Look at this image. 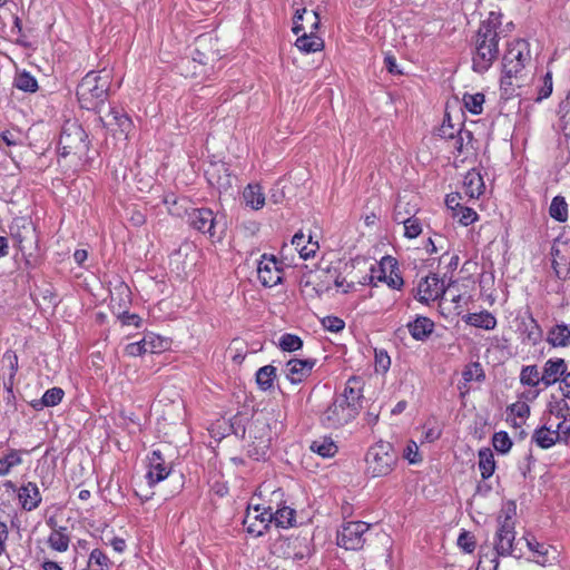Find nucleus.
I'll return each instance as SVG.
<instances>
[{"label": "nucleus", "mask_w": 570, "mask_h": 570, "mask_svg": "<svg viewBox=\"0 0 570 570\" xmlns=\"http://www.w3.org/2000/svg\"><path fill=\"white\" fill-rule=\"evenodd\" d=\"M499 18L491 13L484 20L475 36V51L472 58L473 69L478 72L487 71L499 56Z\"/></svg>", "instance_id": "1"}, {"label": "nucleus", "mask_w": 570, "mask_h": 570, "mask_svg": "<svg viewBox=\"0 0 570 570\" xmlns=\"http://www.w3.org/2000/svg\"><path fill=\"white\" fill-rule=\"evenodd\" d=\"M110 77L108 73L88 72L77 87V98L81 108L96 109L108 98Z\"/></svg>", "instance_id": "2"}, {"label": "nucleus", "mask_w": 570, "mask_h": 570, "mask_svg": "<svg viewBox=\"0 0 570 570\" xmlns=\"http://www.w3.org/2000/svg\"><path fill=\"white\" fill-rule=\"evenodd\" d=\"M523 539L515 540L514 521L510 515L499 518V525L494 534V554L489 558L514 557L520 559L524 554Z\"/></svg>", "instance_id": "3"}, {"label": "nucleus", "mask_w": 570, "mask_h": 570, "mask_svg": "<svg viewBox=\"0 0 570 570\" xmlns=\"http://www.w3.org/2000/svg\"><path fill=\"white\" fill-rule=\"evenodd\" d=\"M365 461L366 473L372 478H380L393 471L397 455L391 443L380 441L368 449Z\"/></svg>", "instance_id": "4"}, {"label": "nucleus", "mask_w": 570, "mask_h": 570, "mask_svg": "<svg viewBox=\"0 0 570 570\" xmlns=\"http://www.w3.org/2000/svg\"><path fill=\"white\" fill-rule=\"evenodd\" d=\"M531 63L530 43L524 39L513 40L508 45L503 56V73L514 76L517 80L523 77V70Z\"/></svg>", "instance_id": "5"}, {"label": "nucleus", "mask_w": 570, "mask_h": 570, "mask_svg": "<svg viewBox=\"0 0 570 570\" xmlns=\"http://www.w3.org/2000/svg\"><path fill=\"white\" fill-rule=\"evenodd\" d=\"M360 411L336 399L327 406L321 416L322 424L327 429H338L352 422Z\"/></svg>", "instance_id": "6"}, {"label": "nucleus", "mask_w": 570, "mask_h": 570, "mask_svg": "<svg viewBox=\"0 0 570 570\" xmlns=\"http://www.w3.org/2000/svg\"><path fill=\"white\" fill-rule=\"evenodd\" d=\"M273 523L272 504L263 507L261 504H249L243 521L247 532L261 537L268 530Z\"/></svg>", "instance_id": "7"}, {"label": "nucleus", "mask_w": 570, "mask_h": 570, "mask_svg": "<svg viewBox=\"0 0 570 570\" xmlns=\"http://www.w3.org/2000/svg\"><path fill=\"white\" fill-rule=\"evenodd\" d=\"M87 134L77 121H67L60 134L59 147L62 155L81 151L87 148Z\"/></svg>", "instance_id": "8"}, {"label": "nucleus", "mask_w": 570, "mask_h": 570, "mask_svg": "<svg viewBox=\"0 0 570 570\" xmlns=\"http://www.w3.org/2000/svg\"><path fill=\"white\" fill-rule=\"evenodd\" d=\"M370 524L362 521H351L342 525L337 534V546L346 550H360L365 543L364 534Z\"/></svg>", "instance_id": "9"}, {"label": "nucleus", "mask_w": 570, "mask_h": 570, "mask_svg": "<svg viewBox=\"0 0 570 570\" xmlns=\"http://www.w3.org/2000/svg\"><path fill=\"white\" fill-rule=\"evenodd\" d=\"M444 281L436 274H430L420 279L414 297L421 303L434 302L445 294Z\"/></svg>", "instance_id": "10"}, {"label": "nucleus", "mask_w": 570, "mask_h": 570, "mask_svg": "<svg viewBox=\"0 0 570 570\" xmlns=\"http://www.w3.org/2000/svg\"><path fill=\"white\" fill-rule=\"evenodd\" d=\"M283 263L278 262L275 256L263 255L258 263L257 273L261 283L265 287H273L283 279Z\"/></svg>", "instance_id": "11"}, {"label": "nucleus", "mask_w": 570, "mask_h": 570, "mask_svg": "<svg viewBox=\"0 0 570 570\" xmlns=\"http://www.w3.org/2000/svg\"><path fill=\"white\" fill-rule=\"evenodd\" d=\"M189 225L203 234H208L209 237L216 235V226L218 220L216 215L210 208H195L188 214Z\"/></svg>", "instance_id": "12"}, {"label": "nucleus", "mask_w": 570, "mask_h": 570, "mask_svg": "<svg viewBox=\"0 0 570 570\" xmlns=\"http://www.w3.org/2000/svg\"><path fill=\"white\" fill-rule=\"evenodd\" d=\"M523 542L529 551L533 553L535 563L547 567L551 566L558 560V551L552 546L538 542L533 535L522 537Z\"/></svg>", "instance_id": "13"}, {"label": "nucleus", "mask_w": 570, "mask_h": 570, "mask_svg": "<svg viewBox=\"0 0 570 570\" xmlns=\"http://www.w3.org/2000/svg\"><path fill=\"white\" fill-rule=\"evenodd\" d=\"M165 348V341L155 335V334H146L140 341L129 343L125 347V353L128 356H140L146 353H159Z\"/></svg>", "instance_id": "14"}, {"label": "nucleus", "mask_w": 570, "mask_h": 570, "mask_svg": "<svg viewBox=\"0 0 570 570\" xmlns=\"http://www.w3.org/2000/svg\"><path fill=\"white\" fill-rule=\"evenodd\" d=\"M336 400L356 407L361 411L363 401V380L358 376H351L343 389V392L335 396Z\"/></svg>", "instance_id": "15"}, {"label": "nucleus", "mask_w": 570, "mask_h": 570, "mask_svg": "<svg viewBox=\"0 0 570 570\" xmlns=\"http://www.w3.org/2000/svg\"><path fill=\"white\" fill-rule=\"evenodd\" d=\"M315 364L316 361L311 358H292L285 365V376L291 383L298 384L309 376Z\"/></svg>", "instance_id": "16"}, {"label": "nucleus", "mask_w": 570, "mask_h": 570, "mask_svg": "<svg viewBox=\"0 0 570 570\" xmlns=\"http://www.w3.org/2000/svg\"><path fill=\"white\" fill-rule=\"evenodd\" d=\"M320 16L316 11L307 9H297L293 18V32L298 35L299 32H315L320 27Z\"/></svg>", "instance_id": "17"}, {"label": "nucleus", "mask_w": 570, "mask_h": 570, "mask_svg": "<svg viewBox=\"0 0 570 570\" xmlns=\"http://www.w3.org/2000/svg\"><path fill=\"white\" fill-rule=\"evenodd\" d=\"M208 183L219 191H227L232 188L233 177L225 164H212L206 169Z\"/></svg>", "instance_id": "18"}, {"label": "nucleus", "mask_w": 570, "mask_h": 570, "mask_svg": "<svg viewBox=\"0 0 570 570\" xmlns=\"http://www.w3.org/2000/svg\"><path fill=\"white\" fill-rule=\"evenodd\" d=\"M170 473V468L166 464L161 452L154 450L149 456V471L147 473L148 484L154 485L165 480Z\"/></svg>", "instance_id": "19"}, {"label": "nucleus", "mask_w": 570, "mask_h": 570, "mask_svg": "<svg viewBox=\"0 0 570 570\" xmlns=\"http://www.w3.org/2000/svg\"><path fill=\"white\" fill-rule=\"evenodd\" d=\"M47 524L51 528L47 540L48 546L57 552L67 551L70 543L68 529L66 527H58L52 518L47 521Z\"/></svg>", "instance_id": "20"}, {"label": "nucleus", "mask_w": 570, "mask_h": 570, "mask_svg": "<svg viewBox=\"0 0 570 570\" xmlns=\"http://www.w3.org/2000/svg\"><path fill=\"white\" fill-rule=\"evenodd\" d=\"M404 204L397 200L394 207L393 218L396 223L404 225V236L407 238H416L422 233V226L417 218L405 217L402 208Z\"/></svg>", "instance_id": "21"}, {"label": "nucleus", "mask_w": 570, "mask_h": 570, "mask_svg": "<svg viewBox=\"0 0 570 570\" xmlns=\"http://www.w3.org/2000/svg\"><path fill=\"white\" fill-rule=\"evenodd\" d=\"M19 501L26 511H32L41 503V494L35 482H28L19 489Z\"/></svg>", "instance_id": "22"}, {"label": "nucleus", "mask_w": 570, "mask_h": 570, "mask_svg": "<svg viewBox=\"0 0 570 570\" xmlns=\"http://www.w3.org/2000/svg\"><path fill=\"white\" fill-rule=\"evenodd\" d=\"M434 322L422 315H417L414 321L409 322L406 327L415 341H425L434 331Z\"/></svg>", "instance_id": "23"}, {"label": "nucleus", "mask_w": 570, "mask_h": 570, "mask_svg": "<svg viewBox=\"0 0 570 570\" xmlns=\"http://www.w3.org/2000/svg\"><path fill=\"white\" fill-rule=\"evenodd\" d=\"M554 422L548 419L547 425L537 429L532 435V440L542 449H549L559 440L558 430H554Z\"/></svg>", "instance_id": "24"}, {"label": "nucleus", "mask_w": 570, "mask_h": 570, "mask_svg": "<svg viewBox=\"0 0 570 570\" xmlns=\"http://www.w3.org/2000/svg\"><path fill=\"white\" fill-rule=\"evenodd\" d=\"M567 371L564 360L556 358L548 360L544 364L543 372L541 375L542 383L546 386H550L559 381L560 376L563 377Z\"/></svg>", "instance_id": "25"}, {"label": "nucleus", "mask_w": 570, "mask_h": 570, "mask_svg": "<svg viewBox=\"0 0 570 570\" xmlns=\"http://www.w3.org/2000/svg\"><path fill=\"white\" fill-rule=\"evenodd\" d=\"M105 126L112 128L115 131L124 134L127 138L134 127V124L128 115L112 108L107 115V121L105 122Z\"/></svg>", "instance_id": "26"}, {"label": "nucleus", "mask_w": 570, "mask_h": 570, "mask_svg": "<svg viewBox=\"0 0 570 570\" xmlns=\"http://www.w3.org/2000/svg\"><path fill=\"white\" fill-rule=\"evenodd\" d=\"M485 188L483 177L475 170H469L464 176L463 191L469 198H479Z\"/></svg>", "instance_id": "27"}, {"label": "nucleus", "mask_w": 570, "mask_h": 570, "mask_svg": "<svg viewBox=\"0 0 570 570\" xmlns=\"http://www.w3.org/2000/svg\"><path fill=\"white\" fill-rule=\"evenodd\" d=\"M309 450L324 459H328L337 453L338 446L331 436L323 435L312 441Z\"/></svg>", "instance_id": "28"}, {"label": "nucleus", "mask_w": 570, "mask_h": 570, "mask_svg": "<svg viewBox=\"0 0 570 570\" xmlns=\"http://www.w3.org/2000/svg\"><path fill=\"white\" fill-rule=\"evenodd\" d=\"M243 199L246 206L255 210L265 205V195L258 184H248L243 191Z\"/></svg>", "instance_id": "29"}, {"label": "nucleus", "mask_w": 570, "mask_h": 570, "mask_svg": "<svg viewBox=\"0 0 570 570\" xmlns=\"http://www.w3.org/2000/svg\"><path fill=\"white\" fill-rule=\"evenodd\" d=\"M273 523L277 528H289L295 525L296 511L289 507H279L277 503L276 510L272 505Z\"/></svg>", "instance_id": "30"}, {"label": "nucleus", "mask_w": 570, "mask_h": 570, "mask_svg": "<svg viewBox=\"0 0 570 570\" xmlns=\"http://www.w3.org/2000/svg\"><path fill=\"white\" fill-rule=\"evenodd\" d=\"M295 45L302 52L311 53L321 50L324 46V41L316 36L315 32L311 33L306 31L296 39Z\"/></svg>", "instance_id": "31"}, {"label": "nucleus", "mask_w": 570, "mask_h": 570, "mask_svg": "<svg viewBox=\"0 0 570 570\" xmlns=\"http://www.w3.org/2000/svg\"><path fill=\"white\" fill-rule=\"evenodd\" d=\"M547 342L552 346L566 347L570 345V327L566 324L553 326L547 337Z\"/></svg>", "instance_id": "32"}, {"label": "nucleus", "mask_w": 570, "mask_h": 570, "mask_svg": "<svg viewBox=\"0 0 570 570\" xmlns=\"http://www.w3.org/2000/svg\"><path fill=\"white\" fill-rule=\"evenodd\" d=\"M276 372L277 370L273 365H265L257 370L256 383L259 390L266 392L274 387V382L277 376Z\"/></svg>", "instance_id": "33"}, {"label": "nucleus", "mask_w": 570, "mask_h": 570, "mask_svg": "<svg viewBox=\"0 0 570 570\" xmlns=\"http://www.w3.org/2000/svg\"><path fill=\"white\" fill-rule=\"evenodd\" d=\"M465 322L471 326L484 330H493L497 325L495 317L488 311L471 313L466 316Z\"/></svg>", "instance_id": "34"}, {"label": "nucleus", "mask_w": 570, "mask_h": 570, "mask_svg": "<svg viewBox=\"0 0 570 570\" xmlns=\"http://www.w3.org/2000/svg\"><path fill=\"white\" fill-rule=\"evenodd\" d=\"M549 215L551 218L559 223H564L568 220L569 217V207L568 203L566 202L564 197L558 195L552 198L550 207H549Z\"/></svg>", "instance_id": "35"}, {"label": "nucleus", "mask_w": 570, "mask_h": 570, "mask_svg": "<svg viewBox=\"0 0 570 570\" xmlns=\"http://www.w3.org/2000/svg\"><path fill=\"white\" fill-rule=\"evenodd\" d=\"M13 86L24 92H36L39 88L37 79L28 71H17Z\"/></svg>", "instance_id": "36"}, {"label": "nucleus", "mask_w": 570, "mask_h": 570, "mask_svg": "<svg viewBox=\"0 0 570 570\" xmlns=\"http://www.w3.org/2000/svg\"><path fill=\"white\" fill-rule=\"evenodd\" d=\"M479 469L482 479H489L495 470V461L490 449L484 448L479 451Z\"/></svg>", "instance_id": "37"}, {"label": "nucleus", "mask_w": 570, "mask_h": 570, "mask_svg": "<svg viewBox=\"0 0 570 570\" xmlns=\"http://www.w3.org/2000/svg\"><path fill=\"white\" fill-rule=\"evenodd\" d=\"M22 463L21 452L11 449L3 458L0 459V476H6L11 469Z\"/></svg>", "instance_id": "38"}, {"label": "nucleus", "mask_w": 570, "mask_h": 570, "mask_svg": "<svg viewBox=\"0 0 570 570\" xmlns=\"http://www.w3.org/2000/svg\"><path fill=\"white\" fill-rule=\"evenodd\" d=\"M109 558L99 549L91 551L88 560V570H110Z\"/></svg>", "instance_id": "39"}, {"label": "nucleus", "mask_w": 570, "mask_h": 570, "mask_svg": "<svg viewBox=\"0 0 570 570\" xmlns=\"http://www.w3.org/2000/svg\"><path fill=\"white\" fill-rule=\"evenodd\" d=\"M541 375L537 365H527L521 370L520 382L523 385L537 386L542 383Z\"/></svg>", "instance_id": "40"}, {"label": "nucleus", "mask_w": 570, "mask_h": 570, "mask_svg": "<svg viewBox=\"0 0 570 570\" xmlns=\"http://www.w3.org/2000/svg\"><path fill=\"white\" fill-rule=\"evenodd\" d=\"M549 419H552L553 421L560 420L566 415H570V407L564 397L557 400L552 396V401L549 403Z\"/></svg>", "instance_id": "41"}, {"label": "nucleus", "mask_w": 570, "mask_h": 570, "mask_svg": "<svg viewBox=\"0 0 570 570\" xmlns=\"http://www.w3.org/2000/svg\"><path fill=\"white\" fill-rule=\"evenodd\" d=\"M463 102L465 108L473 115H480L483 110L484 104V95L476 94H465L463 96Z\"/></svg>", "instance_id": "42"}, {"label": "nucleus", "mask_w": 570, "mask_h": 570, "mask_svg": "<svg viewBox=\"0 0 570 570\" xmlns=\"http://www.w3.org/2000/svg\"><path fill=\"white\" fill-rule=\"evenodd\" d=\"M523 332L530 343L535 345L542 340V330L533 317H530L529 322L523 323Z\"/></svg>", "instance_id": "43"}, {"label": "nucleus", "mask_w": 570, "mask_h": 570, "mask_svg": "<svg viewBox=\"0 0 570 570\" xmlns=\"http://www.w3.org/2000/svg\"><path fill=\"white\" fill-rule=\"evenodd\" d=\"M303 346V341L294 334H283L279 338V347L286 352H295Z\"/></svg>", "instance_id": "44"}, {"label": "nucleus", "mask_w": 570, "mask_h": 570, "mask_svg": "<svg viewBox=\"0 0 570 570\" xmlns=\"http://www.w3.org/2000/svg\"><path fill=\"white\" fill-rule=\"evenodd\" d=\"M65 395V392L60 387H52L45 392L40 400L41 406H55L59 404Z\"/></svg>", "instance_id": "45"}, {"label": "nucleus", "mask_w": 570, "mask_h": 570, "mask_svg": "<svg viewBox=\"0 0 570 570\" xmlns=\"http://www.w3.org/2000/svg\"><path fill=\"white\" fill-rule=\"evenodd\" d=\"M493 448L500 453H507L512 446V441L507 432L500 431L492 438Z\"/></svg>", "instance_id": "46"}, {"label": "nucleus", "mask_w": 570, "mask_h": 570, "mask_svg": "<svg viewBox=\"0 0 570 570\" xmlns=\"http://www.w3.org/2000/svg\"><path fill=\"white\" fill-rule=\"evenodd\" d=\"M465 382L478 381L481 382L484 380V372L480 363H472L465 367L462 373Z\"/></svg>", "instance_id": "47"}, {"label": "nucleus", "mask_w": 570, "mask_h": 570, "mask_svg": "<svg viewBox=\"0 0 570 570\" xmlns=\"http://www.w3.org/2000/svg\"><path fill=\"white\" fill-rule=\"evenodd\" d=\"M453 216L458 217L459 222L464 226L474 223L479 217L475 210L463 206L459 207V210L453 213Z\"/></svg>", "instance_id": "48"}, {"label": "nucleus", "mask_w": 570, "mask_h": 570, "mask_svg": "<svg viewBox=\"0 0 570 570\" xmlns=\"http://www.w3.org/2000/svg\"><path fill=\"white\" fill-rule=\"evenodd\" d=\"M553 89V82H552V72L548 71L543 79H542V86L539 89L538 97L535 98V101H541L552 94Z\"/></svg>", "instance_id": "49"}, {"label": "nucleus", "mask_w": 570, "mask_h": 570, "mask_svg": "<svg viewBox=\"0 0 570 570\" xmlns=\"http://www.w3.org/2000/svg\"><path fill=\"white\" fill-rule=\"evenodd\" d=\"M115 294L119 295V307H127V305L130 303V289L125 284H119L115 287V293H111V301L115 302Z\"/></svg>", "instance_id": "50"}, {"label": "nucleus", "mask_w": 570, "mask_h": 570, "mask_svg": "<svg viewBox=\"0 0 570 570\" xmlns=\"http://www.w3.org/2000/svg\"><path fill=\"white\" fill-rule=\"evenodd\" d=\"M458 546L466 553H471L475 549L474 537L466 531H463L458 538Z\"/></svg>", "instance_id": "51"}, {"label": "nucleus", "mask_w": 570, "mask_h": 570, "mask_svg": "<svg viewBox=\"0 0 570 570\" xmlns=\"http://www.w3.org/2000/svg\"><path fill=\"white\" fill-rule=\"evenodd\" d=\"M322 325L325 330L337 333L344 328L345 323L336 316H326L322 320Z\"/></svg>", "instance_id": "52"}, {"label": "nucleus", "mask_w": 570, "mask_h": 570, "mask_svg": "<svg viewBox=\"0 0 570 570\" xmlns=\"http://www.w3.org/2000/svg\"><path fill=\"white\" fill-rule=\"evenodd\" d=\"M375 364L379 368L386 372L391 366V357L384 350H375Z\"/></svg>", "instance_id": "53"}, {"label": "nucleus", "mask_w": 570, "mask_h": 570, "mask_svg": "<svg viewBox=\"0 0 570 570\" xmlns=\"http://www.w3.org/2000/svg\"><path fill=\"white\" fill-rule=\"evenodd\" d=\"M558 115L560 119L567 124L570 122V91L566 98L559 104Z\"/></svg>", "instance_id": "54"}, {"label": "nucleus", "mask_w": 570, "mask_h": 570, "mask_svg": "<svg viewBox=\"0 0 570 570\" xmlns=\"http://www.w3.org/2000/svg\"><path fill=\"white\" fill-rule=\"evenodd\" d=\"M499 561L495 558H489V554L480 557L476 570H498Z\"/></svg>", "instance_id": "55"}, {"label": "nucleus", "mask_w": 570, "mask_h": 570, "mask_svg": "<svg viewBox=\"0 0 570 570\" xmlns=\"http://www.w3.org/2000/svg\"><path fill=\"white\" fill-rule=\"evenodd\" d=\"M554 430H558V435L561 439L562 435L568 436L570 434V414L554 420Z\"/></svg>", "instance_id": "56"}, {"label": "nucleus", "mask_w": 570, "mask_h": 570, "mask_svg": "<svg viewBox=\"0 0 570 570\" xmlns=\"http://www.w3.org/2000/svg\"><path fill=\"white\" fill-rule=\"evenodd\" d=\"M424 440L426 442H434L441 436V430L430 423L424 424Z\"/></svg>", "instance_id": "57"}, {"label": "nucleus", "mask_w": 570, "mask_h": 570, "mask_svg": "<svg viewBox=\"0 0 570 570\" xmlns=\"http://www.w3.org/2000/svg\"><path fill=\"white\" fill-rule=\"evenodd\" d=\"M404 456L409 460L410 463L421 462V456L417 453V445L415 442H411L407 444Z\"/></svg>", "instance_id": "58"}, {"label": "nucleus", "mask_w": 570, "mask_h": 570, "mask_svg": "<svg viewBox=\"0 0 570 570\" xmlns=\"http://www.w3.org/2000/svg\"><path fill=\"white\" fill-rule=\"evenodd\" d=\"M510 412L520 419H524L530 414V407L525 403H514L509 407Z\"/></svg>", "instance_id": "59"}, {"label": "nucleus", "mask_w": 570, "mask_h": 570, "mask_svg": "<svg viewBox=\"0 0 570 570\" xmlns=\"http://www.w3.org/2000/svg\"><path fill=\"white\" fill-rule=\"evenodd\" d=\"M384 281L393 289H400L404 284L401 275L397 273H394V271H391L390 275H387V276L385 275Z\"/></svg>", "instance_id": "60"}, {"label": "nucleus", "mask_w": 570, "mask_h": 570, "mask_svg": "<svg viewBox=\"0 0 570 570\" xmlns=\"http://www.w3.org/2000/svg\"><path fill=\"white\" fill-rule=\"evenodd\" d=\"M384 63L390 73H392V75H402L403 73L402 70L399 68L394 56L386 55L384 58Z\"/></svg>", "instance_id": "61"}, {"label": "nucleus", "mask_w": 570, "mask_h": 570, "mask_svg": "<svg viewBox=\"0 0 570 570\" xmlns=\"http://www.w3.org/2000/svg\"><path fill=\"white\" fill-rule=\"evenodd\" d=\"M317 248H318V244L312 243L311 237H308L307 244L305 246H302V248H299V255L302 258L307 259L308 257H311L312 255L315 254Z\"/></svg>", "instance_id": "62"}, {"label": "nucleus", "mask_w": 570, "mask_h": 570, "mask_svg": "<svg viewBox=\"0 0 570 570\" xmlns=\"http://www.w3.org/2000/svg\"><path fill=\"white\" fill-rule=\"evenodd\" d=\"M120 320L124 325H135L136 327H138L140 323V317L137 314H131L128 312H124L120 316Z\"/></svg>", "instance_id": "63"}, {"label": "nucleus", "mask_w": 570, "mask_h": 570, "mask_svg": "<svg viewBox=\"0 0 570 570\" xmlns=\"http://www.w3.org/2000/svg\"><path fill=\"white\" fill-rule=\"evenodd\" d=\"M563 397L570 399V373H566L561 380L560 386Z\"/></svg>", "instance_id": "64"}]
</instances>
